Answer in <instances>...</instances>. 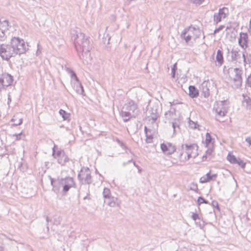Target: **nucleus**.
I'll return each instance as SVG.
<instances>
[{"mask_svg":"<svg viewBox=\"0 0 251 251\" xmlns=\"http://www.w3.org/2000/svg\"><path fill=\"white\" fill-rule=\"evenodd\" d=\"M0 251H3V249L1 246H0Z\"/></svg>","mask_w":251,"mask_h":251,"instance_id":"obj_57","label":"nucleus"},{"mask_svg":"<svg viewBox=\"0 0 251 251\" xmlns=\"http://www.w3.org/2000/svg\"><path fill=\"white\" fill-rule=\"evenodd\" d=\"M123 108H124V109H125L133 114L136 110L137 105L134 101L131 100L128 103L125 104Z\"/></svg>","mask_w":251,"mask_h":251,"instance_id":"obj_15","label":"nucleus"},{"mask_svg":"<svg viewBox=\"0 0 251 251\" xmlns=\"http://www.w3.org/2000/svg\"><path fill=\"white\" fill-rule=\"evenodd\" d=\"M144 130L146 134H148V132H151V130L148 129L147 126L144 127Z\"/></svg>","mask_w":251,"mask_h":251,"instance_id":"obj_46","label":"nucleus"},{"mask_svg":"<svg viewBox=\"0 0 251 251\" xmlns=\"http://www.w3.org/2000/svg\"><path fill=\"white\" fill-rule=\"evenodd\" d=\"M213 110L217 113V116L223 117L226 115L228 111V106L225 101H222L215 105Z\"/></svg>","mask_w":251,"mask_h":251,"instance_id":"obj_9","label":"nucleus"},{"mask_svg":"<svg viewBox=\"0 0 251 251\" xmlns=\"http://www.w3.org/2000/svg\"><path fill=\"white\" fill-rule=\"evenodd\" d=\"M189 126L193 129H196L199 126L197 122H194L189 119Z\"/></svg>","mask_w":251,"mask_h":251,"instance_id":"obj_30","label":"nucleus"},{"mask_svg":"<svg viewBox=\"0 0 251 251\" xmlns=\"http://www.w3.org/2000/svg\"><path fill=\"white\" fill-rule=\"evenodd\" d=\"M50 182L53 191L57 193L60 189L62 188V193L64 195L66 194L71 188L75 187V185L74 179L69 176L65 178H58L56 179L50 177Z\"/></svg>","mask_w":251,"mask_h":251,"instance_id":"obj_3","label":"nucleus"},{"mask_svg":"<svg viewBox=\"0 0 251 251\" xmlns=\"http://www.w3.org/2000/svg\"><path fill=\"white\" fill-rule=\"evenodd\" d=\"M229 78L231 87L233 89L240 87L242 84L243 71L238 68H230L228 70Z\"/></svg>","mask_w":251,"mask_h":251,"instance_id":"obj_4","label":"nucleus"},{"mask_svg":"<svg viewBox=\"0 0 251 251\" xmlns=\"http://www.w3.org/2000/svg\"><path fill=\"white\" fill-rule=\"evenodd\" d=\"M11 121L14 122L12 124L13 126H17L22 124L23 122V119L16 118V116H14V117L11 119Z\"/></svg>","mask_w":251,"mask_h":251,"instance_id":"obj_24","label":"nucleus"},{"mask_svg":"<svg viewBox=\"0 0 251 251\" xmlns=\"http://www.w3.org/2000/svg\"><path fill=\"white\" fill-rule=\"evenodd\" d=\"M243 105L246 107L247 109H251V99L249 97H244V99L243 101Z\"/></svg>","mask_w":251,"mask_h":251,"instance_id":"obj_23","label":"nucleus"},{"mask_svg":"<svg viewBox=\"0 0 251 251\" xmlns=\"http://www.w3.org/2000/svg\"><path fill=\"white\" fill-rule=\"evenodd\" d=\"M77 177L82 184H90L92 182L91 172L88 168L82 167Z\"/></svg>","mask_w":251,"mask_h":251,"instance_id":"obj_7","label":"nucleus"},{"mask_svg":"<svg viewBox=\"0 0 251 251\" xmlns=\"http://www.w3.org/2000/svg\"><path fill=\"white\" fill-rule=\"evenodd\" d=\"M204 84V83H203L202 85V95H203L205 98H207L208 97V96L209 95V90L208 88H207L206 87L204 88V86H203Z\"/></svg>","mask_w":251,"mask_h":251,"instance_id":"obj_29","label":"nucleus"},{"mask_svg":"<svg viewBox=\"0 0 251 251\" xmlns=\"http://www.w3.org/2000/svg\"><path fill=\"white\" fill-rule=\"evenodd\" d=\"M13 76L8 74H4L2 77L0 78V83L3 86L7 87L13 82Z\"/></svg>","mask_w":251,"mask_h":251,"instance_id":"obj_13","label":"nucleus"},{"mask_svg":"<svg viewBox=\"0 0 251 251\" xmlns=\"http://www.w3.org/2000/svg\"><path fill=\"white\" fill-rule=\"evenodd\" d=\"M248 35L247 33L241 32L238 38L239 45L244 50L248 47Z\"/></svg>","mask_w":251,"mask_h":251,"instance_id":"obj_12","label":"nucleus"},{"mask_svg":"<svg viewBox=\"0 0 251 251\" xmlns=\"http://www.w3.org/2000/svg\"><path fill=\"white\" fill-rule=\"evenodd\" d=\"M46 221L48 222H49V218L47 217L46 218Z\"/></svg>","mask_w":251,"mask_h":251,"instance_id":"obj_59","label":"nucleus"},{"mask_svg":"<svg viewBox=\"0 0 251 251\" xmlns=\"http://www.w3.org/2000/svg\"><path fill=\"white\" fill-rule=\"evenodd\" d=\"M192 44H189V45H192Z\"/></svg>","mask_w":251,"mask_h":251,"instance_id":"obj_62","label":"nucleus"},{"mask_svg":"<svg viewBox=\"0 0 251 251\" xmlns=\"http://www.w3.org/2000/svg\"><path fill=\"white\" fill-rule=\"evenodd\" d=\"M72 84L74 89L78 94L84 95V89L80 81L73 82L72 83Z\"/></svg>","mask_w":251,"mask_h":251,"instance_id":"obj_16","label":"nucleus"},{"mask_svg":"<svg viewBox=\"0 0 251 251\" xmlns=\"http://www.w3.org/2000/svg\"><path fill=\"white\" fill-rule=\"evenodd\" d=\"M191 217L192 219L194 221H196L197 219H199L198 214L196 213H193Z\"/></svg>","mask_w":251,"mask_h":251,"instance_id":"obj_43","label":"nucleus"},{"mask_svg":"<svg viewBox=\"0 0 251 251\" xmlns=\"http://www.w3.org/2000/svg\"><path fill=\"white\" fill-rule=\"evenodd\" d=\"M212 149H208L207 150V151H206V155H211L212 154Z\"/></svg>","mask_w":251,"mask_h":251,"instance_id":"obj_47","label":"nucleus"},{"mask_svg":"<svg viewBox=\"0 0 251 251\" xmlns=\"http://www.w3.org/2000/svg\"><path fill=\"white\" fill-rule=\"evenodd\" d=\"M79 56L80 58L81 59H82V58H81V55H80V54H79Z\"/></svg>","mask_w":251,"mask_h":251,"instance_id":"obj_61","label":"nucleus"},{"mask_svg":"<svg viewBox=\"0 0 251 251\" xmlns=\"http://www.w3.org/2000/svg\"><path fill=\"white\" fill-rule=\"evenodd\" d=\"M74 35V44L76 50L79 53H81L83 58L84 57V55L87 58L91 49L89 38L78 31H75Z\"/></svg>","mask_w":251,"mask_h":251,"instance_id":"obj_2","label":"nucleus"},{"mask_svg":"<svg viewBox=\"0 0 251 251\" xmlns=\"http://www.w3.org/2000/svg\"><path fill=\"white\" fill-rule=\"evenodd\" d=\"M181 148L183 151L180 153V155L182 156L184 154L187 155V158H186L185 157V158L187 160L190 158H195L198 155V146L196 144L182 145Z\"/></svg>","mask_w":251,"mask_h":251,"instance_id":"obj_6","label":"nucleus"},{"mask_svg":"<svg viewBox=\"0 0 251 251\" xmlns=\"http://www.w3.org/2000/svg\"><path fill=\"white\" fill-rule=\"evenodd\" d=\"M172 127L173 128L174 133H175L176 132V127L179 128V126L176 123H172Z\"/></svg>","mask_w":251,"mask_h":251,"instance_id":"obj_40","label":"nucleus"},{"mask_svg":"<svg viewBox=\"0 0 251 251\" xmlns=\"http://www.w3.org/2000/svg\"><path fill=\"white\" fill-rule=\"evenodd\" d=\"M73 78L74 79V82L79 81V79L77 77V76H76V75Z\"/></svg>","mask_w":251,"mask_h":251,"instance_id":"obj_52","label":"nucleus"},{"mask_svg":"<svg viewBox=\"0 0 251 251\" xmlns=\"http://www.w3.org/2000/svg\"><path fill=\"white\" fill-rule=\"evenodd\" d=\"M242 57L243 58V61L244 63H246V57H245V52H243V53H242Z\"/></svg>","mask_w":251,"mask_h":251,"instance_id":"obj_49","label":"nucleus"},{"mask_svg":"<svg viewBox=\"0 0 251 251\" xmlns=\"http://www.w3.org/2000/svg\"><path fill=\"white\" fill-rule=\"evenodd\" d=\"M217 176V175L216 174L211 175L210 171L206 174L205 176H203L200 178V182L201 183H206L211 180H215Z\"/></svg>","mask_w":251,"mask_h":251,"instance_id":"obj_17","label":"nucleus"},{"mask_svg":"<svg viewBox=\"0 0 251 251\" xmlns=\"http://www.w3.org/2000/svg\"><path fill=\"white\" fill-rule=\"evenodd\" d=\"M247 83L248 85V86L251 87V75L248 76L247 79Z\"/></svg>","mask_w":251,"mask_h":251,"instance_id":"obj_44","label":"nucleus"},{"mask_svg":"<svg viewBox=\"0 0 251 251\" xmlns=\"http://www.w3.org/2000/svg\"><path fill=\"white\" fill-rule=\"evenodd\" d=\"M223 18L221 17V15L218 13H215L214 15V22L216 24H217L218 23L221 22Z\"/></svg>","mask_w":251,"mask_h":251,"instance_id":"obj_26","label":"nucleus"},{"mask_svg":"<svg viewBox=\"0 0 251 251\" xmlns=\"http://www.w3.org/2000/svg\"><path fill=\"white\" fill-rule=\"evenodd\" d=\"M11 101V99L9 97L8 98V103H9V102H10Z\"/></svg>","mask_w":251,"mask_h":251,"instance_id":"obj_58","label":"nucleus"},{"mask_svg":"<svg viewBox=\"0 0 251 251\" xmlns=\"http://www.w3.org/2000/svg\"><path fill=\"white\" fill-rule=\"evenodd\" d=\"M193 2L196 4H201L205 0H191Z\"/></svg>","mask_w":251,"mask_h":251,"instance_id":"obj_42","label":"nucleus"},{"mask_svg":"<svg viewBox=\"0 0 251 251\" xmlns=\"http://www.w3.org/2000/svg\"><path fill=\"white\" fill-rule=\"evenodd\" d=\"M190 189L193 191H197L198 190L197 184L194 183H192L190 187Z\"/></svg>","mask_w":251,"mask_h":251,"instance_id":"obj_37","label":"nucleus"},{"mask_svg":"<svg viewBox=\"0 0 251 251\" xmlns=\"http://www.w3.org/2000/svg\"><path fill=\"white\" fill-rule=\"evenodd\" d=\"M169 151L167 152V154H171L174 152L176 150L175 146H172L171 144L169 145Z\"/></svg>","mask_w":251,"mask_h":251,"instance_id":"obj_35","label":"nucleus"},{"mask_svg":"<svg viewBox=\"0 0 251 251\" xmlns=\"http://www.w3.org/2000/svg\"><path fill=\"white\" fill-rule=\"evenodd\" d=\"M8 22L5 20L0 24V40L4 41L6 37V33L8 30Z\"/></svg>","mask_w":251,"mask_h":251,"instance_id":"obj_10","label":"nucleus"},{"mask_svg":"<svg viewBox=\"0 0 251 251\" xmlns=\"http://www.w3.org/2000/svg\"><path fill=\"white\" fill-rule=\"evenodd\" d=\"M27 49L24 40L19 37L12 38L9 44L0 45V56L8 61L11 57L25 52Z\"/></svg>","mask_w":251,"mask_h":251,"instance_id":"obj_1","label":"nucleus"},{"mask_svg":"<svg viewBox=\"0 0 251 251\" xmlns=\"http://www.w3.org/2000/svg\"><path fill=\"white\" fill-rule=\"evenodd\" d=\"M202 161H205V160H206V159H207V155H203V156H202Z\"/></svg>","mask_w":251,"mask_h":251,"instance_id":"obj_53","label":"nucleus"},{"mask_svg":"<svg viewBox=\"0 0 251 251\" xmlns=\"http://www.w3.org/2000/svg\"><path fill=\"white\" fill-rule=\"evenodd\" d=\"M218 12L223 19H224L228 15V9L226 7H223L219 9Z\"/></svg>","mask_w":251,"mask_h":251,"instance_id":"obj_22","label":"nucleus"},{"mask_svg":"<svg viewBox=\"0 0 251 251\" xmlns=\"http://www.w3.org/2000/svg\"><path fill=\"white\" fill-rule=\"evenodd\" d=\"M22 135V133L21 132L20 133H19V134H14L13 136H16V140H20L21 139V136Z\"/></svg>","mask_w":251,"mask_h":251,"instance_id":"obj_45","label":"nucleus"},{"mask_svg":"<svg viewBox=\"0 0 251 251\" xmlns=\"http://www.w3.org/2000/svg\"><path fill=\"white\" fill-rule=\"evenodd\" d=\"M246 141L248 142L250 145H251V137H248L246 139Z\"/></svg>","mask_w":251,"mask_h":251,"instance_id":"obj_48","label":"nucleus"},{"mask_svg":"<svg viewBox=\"0 0 251 251\" xmlns=\"http://www.w3.org/2000/svg\"><path fill=\"white\" fill-rule=\"evenodd\" d=\"M59 113L64 120H66L69 118L70 114L63 109H60Z\"/></svg>","mask_w":251,"mask_h":251,"instance_id":"obj_25","label":"nucleus"},{"mask_svg":"<svg viewBox=\"0 0 251 251\" xmlns=\"http://www.w3.org/2000/svg\"><path fill=\"white\" fill-rule=\"evenodd\" d=\"M201 34V31L199 28H196L191 25L183 30L180 36L182 39L185 40L186 43L189 44L192 39L195 40L200 38Z\"/></svg>","mask_w":251,"mask_h":251,"instance_id":"obj_5","label":"nucleus"},{"mask_svg":"<svg viewBox=\"0 0 251 251\" xmlns=\"http://www.w3.org/2000/svg\"><path fill=\"white\" fill-rule=\"evenodd\" d=\"M212 137L210 133H206V139H205V144L206 146H208L212 141Z\"/></svg>","mask_w":251,"mask_h":251,"instance_id":"obj_31","label":"nucleus"},{"mask_svg":"<svg viewBox=\"0 0 251 251\" xmlns=\"http://www.w3.org/2000/svg\"><path fill=\"white\" fill-rule=\"evenodd\" d=\"M223 27H224L223 26H221L219 27V28H218L216 29L215 30V31H214V32H218L219 31H220V30H221V29L223 28Z\"/></svg>","mask_w":251,"mask_h":251,"instance_id":"obj_50","label":"nucleus"},{"mask_svg":"<svg viewBox=\"0 0 251 251\" xmlns=\"http://www.w3.org/2000/svg\"><path fill=\"white\" fill-rule=\"evenodd\" d=\"M133 163L134 166L135 167H136L137 169H139V166L138 165H137L135 162H133Z\"/></svg>","mask_w":251,"mask_h":251,"instance_id":"obj_55","label":"nucleus"},{"mask_svg":"<svg viewBox=\"0 0 251 251\" xmlns=\"http://www.w3.org/2000/svg\"><path fill=\"white\" fill-rule=\"evenodd\" d=\"M105 202L110 207L119 206L121 201L117 198L110 196L105 199Z\"/></svg>","mask_w":251,"mask_h":251,"instance_id":"obj_14","label":"nucleus"},{"mask_svg":"<svg viewBox=\"0 0 251 251\" xmlns=\"http://www.w3.org/2000/svg\"><path fill=\"white\" fill-rule=\"evenodd\" d=\"M67 70L68 71V72L71 74V76L72 78H73L76 75V74L75 73V72H74L73 70H72L71 69H69V68H67Z\"/></svg>","mask_w":251,"mask_h":251,"instance_id":"obj_41","label":"nucleus"},{"mask_svg":"<svg viewBox=\"0 0 251 251\" xmlns=\"http://www.w3.org/2000/svg\"><path fill=\"white\" fill-rule=\"evenodd\" d=\"M102 194L103 196L105 199L111 196L109 189L107 188H104Z\"/></svg>","mask_w":251,"mask_h":251,"instance_id":"obj_28","label":"nucleus"},{"mask_svg":"<svg viewBox=\"0 0 251 251\" xmlns=\"http://www.w3.org/2000/svg\"><path fill=\"white\" fill-rule=\"evenodd\" d=\"M161 149L162 151L165 153L167 154V152L169 151V146H168L167 145L163 143L161 144L160 146Z\"/></svg>","mask_w":251,"mask_h":251,"instance_id":"obj_32","label":"nucleus"},{"mask_svg":"<svg viewBox=\"0 0 251 251\" xmlns=\"http://www.w3.org/2000/svg\"><path fill=\"white\" fill-rule=\"evenodd\" d=\"M240 50L238 48L232 49L231 50V60L237 61L240 58Z\"/></svg>","mask_w":251,"mask_h":251,"instance_id":"obj_18","label":"nucleus"},{"mask_svg":"<svg viewBox=\"0 0 251 251\" xmlns=\"http://www.w3.org/2000/svg\"><path fill=\"white\" fill-rule=\"evenodd\" d=\"M235 164H237L239 166H240L242 168H244L245 167L246 163L244 162V161L239 158H238L237 159Z\"/></svg>","mask_w":251,"mask_h":251,"instance_id":"obj_34","label":"nucleus"},{"mask_svg":"<svg viewBox=\"0 0 251 251\" xmlns=\"http://www.w3.org/2000/svg\"><path fill=\"white\" fill-rule=\"evenodd\" d=\"M171 114H173V113L171 112V111H168V112H166L165 116L167 117L168 114L171 115Z\"/></svg>","mask_w":251,"mask_h":251,"instance_id":"obj_54","label":"nucleus"},{"mask_svg":"<svg viewBox=\"0 0 251 251\" xmlns=\"http://www.w3.org/2000/svg\"><path fill=\"white\" fill-rule=\"evenodd\" d=\"M121 115L123 118V120L125 122L128 121L132 117V113L125 109H124V108H123V109L122 110Z\"/></svg>","mask_w":251,"mask_h":251,"instance_id":"obj_19","label":"nucleus"},{"mask_svg":"<svg viewBox=\"0 0 251 251\" xmlns=\"http://www.w3.org/2000/svg\"><path fill=\"white\" fill-rule=\"evenodd\" d=\"M146 141L148 143H151L152 142L153 137L151 134H149V133L146 134Z\"/></svg>","mask_w":251,"mask_h":251,"instance_id":"obj_36","label":"nucleus"},{"mask_svg":"<svg viewBox=\"0 0 251 251\" xmlns=\"http://www.w3.org/2000/svg\"><path fill=\"white\" fill-rule=\"evenodd\" d=\"M138 172L139 173H140L141 172L142 170L141 169H140V167L139 168V169H138Z\"/></svg>","mask_w":251,"mask_h":251,"instance_id":"obj_56","label":"nucleus"},{"mask_svg":"<svg viewBox=\"0 0 251 251\" xmlns=\"http://www.w3.org/2000/svg\"><path fill=\"white\" fill-rule=\"evenodd\" d=\"M238 158H237L234 155L228 154L227 156V159L231 163L235 164V162Z\"/></svg>","mask_w":251,"mask_h":251,"instance_id":"obj_27","label":"nucleus"},{"mask_svg":"<svg viewBox=\"0 0 251 251\" xmlns=\"http://www.w3.org/2000/svg\"><path fill=\"white\" fill-rule=\"evenodd\" d=\"M189 95L191 98H196L199 95V91L195 86L190 85L189 87Z\"/></svg>","mask_w":251,"mask_h":251,"instance_id":"obj_20","label":"nucleus"},{"mask_svg":"<svg viewBox=\"0 0 251 251\" xmlns=\"http://www.w3.org/2000/svg\"><path fill=\"white\" fill-rule=\"evenodd\" d=\"M132 161V159H130V160H128L127 162H124V163H123V165L124 166H126V165L128 163H130V162H131Z\"/></svg>","mask_w":251,"mask_h":251,"instance_id":"obj_51","label":"nucleus"},{"mask_svg":"<svg viewBox=\"0 0 251 251\" xmlns=\"http://www.w3.org/2000/svg\"><path fill=\"white\" fill-rule=\"evenodd\" d=\"M176 69V64H175L173 67L172 68V76L173 77H175V72Z\"/></svg>","mask_w":251,"mask_h":251,"instance_id":"obj_39","label":"nucleus"},{"mask_svg":"<svg viewBox=\"0 0 251 251\" xmlns=\"http://www.w3.org/2000/svg\"><path fill=\"white\" fill-rule=\"evenodd\" d=\"M211 204L213 207H216L217 210H220V207L219 206L218 203L217 201H212Z\"/></svg>","mask_w":251,"mask_h":251,"instance_id":"obj_38","label":"nucleus"},{"mask_svg":"<svg viewBox=\"0 0 251 251\" xmlns=\"http://www.w3.org/2000/svg\"><path fill=\"white\" fill-rule=\"evenodd\" d=\"M157 111V106L156 105H153L152 107H151L148 110L149 120L150 121L151 120L152 123L155 122L159 117Z\"/></svg>","mask_w":251,"mask_h":251,"instance_id":"obj_11","label":"nucleus"},{"mask_svg":"<svg viewBox=\"0 0 251 251\" xmlns=\"http://www.w3.org/2000/svg\"><path fill=\"white\" fill-rule=\"evenodd\" d=\"M52 155L57 160V162L62 166L66 165L69 162V158L63 150H59L55 151L53 149Z\"/></svg>","mask_w":251,"mask_h":251,"instance_id":"obj_8","label":"nucleus"},{"mask_svg":"<svg viewBox=\"0 0 251 251\" xmlns=\"http://www.w3.org/2000/svg\"><path fill=\"white\" fill-rule=\"evenodd\" d=\"M223 51L218 50L217 52V55L216 56V60L218 63V65L221 66L224 62V57L223 55Z\"/></svg>","mask_w":251,"mask_h":251,"instance_id":"obj_21","label":"nucleus"},{"mask_svg":"<svg viewBox=\"0 0 251 251\" xmlns=\"http://www.w3.org/2000/svg\"><path fill=\"white\" fill-rule=\"evenodd\" d=\"M197 203L199 205H201V203H208V201L205 200L203 197H199L197 200Z\"/></svg>","mask_w":251,"mask_h":251,"instance_id":"obj_33","label":"nucleus"},{"mask_svg":"<svg viewBox=\"0 0 251 251\" xmlns=\"http://www.w3.org/2000/svg\"><path fill=\"white\" fill-rule=\"evenodd\" d=\"M250 26L251 27V20H250Z\"/></svg>","mask_w":251,"mask_h":251,"instance_id":"obj_60","label":"nucleus"}]
</instances>
